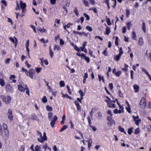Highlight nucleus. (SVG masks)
<instances>
[{
	"instance_id": "obj_60",
	"label": "nucleus",
	"mask_w": 151,
	"mask_h": 151,
	"mask_svg": "<svg viewBox=\"0 0 151 151\" xmlns=\"http://www.w3.org/2000/svg\"><path fill=\"white\" fill-rule=\"evenodd\" d=\"M119 96L120 97H123V93H122L121 90H119Z\"/></svg>"
},
{
	"instance_id": "obj_12",
	"label": "nucleus",
	"mask_w": 151,
	"mask_h": 151,
	"mask_svg": "<svg viewBox=\"0 0 151 151\" xmlns=\"http://www.w3.org/2000/svg\"><path fill=\"white\" fill-rule=\"evenodd\" d=\"M14 37L15 39V41L14 40V39L13 38L11 37H9V39H10V40L12 42H13V43L15 44V46L16 47V46L17 45V43L18 40H17V39L15 37Z\"/></svg>"
},
{
	"instance_id": "obj_62",
	"label": "nucleus",
	"mask_w": 151,
	"mask_h": 151,
	"mask_svg": "<svg viewBox=\"0 0 151 151\" xmlns=\"http://www.w3.org/2000/svg\"><path fill=\"white\" fill-rule=\"evenodd\" d=\"M48 147L47 144L46 143L44 145L42 146V148L44 149V150H46L48 148Z\"/></svg>"
},
{
	"instance_id": "obj_52",
	"label": "nucleus",
	"mask_w": 151,
	"mask_h": 151,
	"mask_svg": "<svg viewBox=\"0 0 151 151\" xmlns=\"http://www.w3.org/2000/svg\"><path fill=\"white\" fill-rule=\"evenodd\" d=\"M84 58L87 63H88L90 62V59L88 57L86 56Z\"/></svg>"
},
{
	"instance_id": "obj_4",
	"label": "nucleus",
	"mask_w": 151,
	"mask_h": 151,
	"mask_svg": "<svg viewBox=\"0 0 151 151\" xmlns=\"http://www.w3.org/2000/svg\"><path fill=\"white\" fill-rule=\"evenodd\" d=\"M140 105L141 108H145L146 106V101L145 97L141 98L140 102Z\"/></svg>"
},
{
	"instance_id": "obj_40",
	"label": "nucleus",
	"mask_w": 151,
	"mask_h": 151,
	"mask_svg": "<svg viewBox=\"0 0 151 151\" xmlns=\"http://www.w3.org/2000/svg\"><path fill=\"white\" fill-rule=\"evenodd\" d=\"M46 109L48 111H51L52 110V107L49 106L48 105H46Z\"/></svg>"
},
{
	"instance_id": "obj_7",
	"label": "nucleus",
	"mask_w": 151,
	"mask_h": 151,
	"mask_svg": "<svg viewBox=\"0 0 151 151\" xmlns=\"http://www.w3.org/2000/svg\"><path fill=\"white\" fill-rule=\"evenodd\" d=\"M6 90L8 92L12 93L13 92V87L10 84H8L6 86Z\"/></svg>"
},
{
	"instance_id": "obj_38",
	"label": "nucleus",
	"mask_w": 151,
	"mask_h": 151,
	"mask_svg": "<svg viewBox=\"0 0 151 151\" xmlns=\"http://www.w3.org/2000/svg\"><path fill=\"white\" fill-rule=\"evenodd\" d=\"M132 24L131 23V22H129L127 23L126 25L128 29L130 30L131 29V26H132Z\"/></svg>"
},
{
	"instance_id": "obj_30",
	"label": "nucleus",
	"mask_w": 151,
	"mask_h": 151,
	"mask_svg": "<svg viewBox=\"0 0 151 151\" xmlns=\"http://www.w3.org/2000/svg\"><path fill=\"white\" fill-rule=\"evenodd\" d=\"M98 78L99 79V82H101V80H102L103 82L104 83H105V82L104 80V78L103 76H101L99 74L98 75Z\"/></svg>"
},
{
	"instance_id": "obj_1",
	"label": "nucleus",
	"mask_w": 151,
	"mask_h": 151,
	"mask_svg": "<svg viewBox=\"0 0 151 151\" xmlns=\"http://www.w3.org/2000/svg\"><path fill=\"white\" fill-rule=\"evenodd\" d=\"M3 129L1 125L0 124V135L4 139L6 140L9 137V131L7 126L6 124L3 123Z\"/></svg>"
},
{
	"instance_id": "obj_31",
	"label": "nucleus",
	"mask_w": 151,
	"mask_h": 151,
	"mask_svg": "<svg viewBox=\"0 0 151 151\" xmlns=\"http://www.w3.org/2000/svg\"><path fill=\"white\" fill-rule=\"evenodd\" d=\"M83 15L84 17L86 18V20H89L90 19V17L86 13H84Z\"/></svg>"
},
{
	"instance_id": "obj_23",
	"label": "nucleus",
	"mask_w": 151,
	"mask_h": 151,
	"mask_svg": "<svg viewBox=\"0 0 151 151\" xmlns=\"http://www.w3.org/2000/svg\"><path fill=\"white\" fill-rule=\"evenodd\" d=\"M142 29L144 33L146 32V28L145 23L144 22H143L142 23Z\"/></svg>"
},
{
	"instance_id": "obj_35",
	"label": "nucleus",
	"mask_w": 151,
	"mask_h": 151,
	"mask_svg": "<svg viewBox=\"0 0 151 151\" xmlns=\"http://www.w3.org/2000/svg\"><path fill=\"white\" fill-rule=\"evenodd\" d=\"M68 127V126L67 125H64L63 127L61 129L60 132H62L63 131L66 129Z\"/></svg>"
},
{
	"instance_id": "obj_20",
	"label": "nucleus",
	"mask_w": 151,
	"mask_h": 151,
	"mask_svg": "<svg viewBox=\"0 0 151 151\" xmlns=\"http://www.w3.org/2000/svg\"><path fill=\"white\" fill-rule=\"evenodd\" d=\"M119 130L121 132H124L125 134H126V132L124 131V129L122 127H121L119 126L118 127Z\"/></svg>"
},
{
	"instance_id": "obj_32",
	"label": "nucleus",
	"mask_w": 151,
	"mask_h": 151,
	"mask_svg": "<svg viewBox=\"0 0 151 151\" xmlns=\"http://www.w3.org/2000/svg\"><path fill=\"white\" fill-rule=\"evenodd\" d=\"M106 34L108 35L110 33L111 30L109 27H107L106 29Z\"/></svg>"
},
{
	"instance_id": "obj_54",
	"label": "nucleus",
	"mask_w": 151,
	"mask_h": 151,
	"mask_svg": "<svg viewBox=\"0 0 151 151\" xmlns=\"http://www.w3.org/2000/svg\"><path fill=\"white\" fill-rule=\"evenodd\" d=\"M50 55L51 58H52L53 56L54 53L52 50L50 48Z\"/></svg>"
},
{
	"instance_id": "obj_43",
	"label": "nucleus",
	"mask_w": 151,
	"mask_h": 151,
	"mask_svg": "<svg viewBox=\"0 0 151 151\" xmlns=\"http://www.w3.org/2000/svg\"><path fill=\"white\" fill-rule=\"evenodd\" d=\"M60 85L61 87H64L65 85V83L64 81H61L60 82Z\"/></svg>"
},
{
	"instance_id": "obj_51",
	"label": "nucleus",
	"mask_w": 151,
	"mask_h": 151,
	"mask_svg": "<svg viewBox=\"0 0 151 151\" xmlns=\"http://www.w3.org/2000/svg\"><path fill=\"white\" fill-rule=\"evenodd\" d=\"M42 68H35V71H36L37 73H39L40 72L41 70H42Z\"/></svg>"
},
{
	"instance_id": "obj_9",
	"label": "nucleus",
	"mask_w": 151,
	"mask_h": 151,
	"mask_svg": "<svg viewBox=\"0 0 151 151\" xmlns=\"http://www.w3.org/2000/svg\"><path fill=\"white\" fill-rule=\"evenodd\" d=\"M12 110L11 109H9L8 110L7 112V115L8 118L11 121H12L13 119V116L12 114Z\"/></svg>"
},
{
	"instance_id": "obj_3",
	"label": "nucleus",
	"mask_w": 151,
	"mask_h": 151,
	"mask_svg": "<svg viewBox=\"0 0 151 151\" xmlns=\"http://www.w3.org/2000/svg\"><path fill=\"white\" fill-rule=\"evenodd\" d=\"M20 7L22 9V14L20 15V16L21 17H22L24 15V14L23 13L25 12L26 11V5L25 3H23L22 1H20Z\"/></svg>"
},
{
	"instance_id": "obj_34",
	"label": "nucleus",
	"mask_w": 151,
	"mask_h": 151,
	"mask_svg": "<svg viewBox=\"0 0 151 151\" xmlns=\"http://www.w3.org/2000/svg\"><path fill=\"white\" fill-rule=\"evenodd\" d=\"M42 101L43 103H46L47 101V100L46 96H44L42 98Z\"/></svg>"
},
{
	"instance_id": "obj_48",
	"label": "nucleus",
	"mask_w": 151,
	"mask_h": 151,
	"mask_svg": "<svg viewBox=\"0 0 151 151\" xmlns=\"http://www.w3.org/2000/svg\"><path fill=\"white\" fill-rule=\"evenodd\" d=\"M109 89L111 90H112L114 88V86H113V84L112 83H109Z\"/></svg>"
},
{
	"instance_id": "obj_14",
	"label": "nucleus",
	"mask_w": 151,
	"mask_h": 151,
	"mask_svg": "<svg viewBox=\"0 0 151 151\" xmlns=\"http://www.w3.org/2000/svg\"><path fill=\"white\" fill-rule=\"evenodd\" d=\"M86 141L88 142V147L89 149H90L91 146L92 140L91 138H89Z\"/></svg>"
},
{
	"instance_id": "obj_16",
	"label": "nucleus",
	"mask_w": 151,
	"mask_h": 151,
	"mask_svg": "<svg viewBox=\"0 0 151 151\" xmlns=\"http://www.w3.org/2000/svg\"><path fill=\"white\" fill-rule=\"evenodd\" d=\"M134 90L135 93H137L139 91V86L136 84H135L133 86Z\"/></svg>"
},
{
	"instance_id": "obj_18",
	"label": "nucleus",
	"mask_w": 151,
	"mask_h": 151,
	"mask_svg": "<svg viewBox=\"0 0 151 151\" xmlns=\"http://www.w3.org/2000/svg\"><path fill=\"white\" fill-rule=\"evenodd\" d=\"M138 43L139 45L141 46H142L143 45L144 42L143 41V39L142 37H140L139 38Z\"/></svg>"
},
{
	"instance_id": "obj_37",
	"label": "nucleus",
	"mask_w": 151,
	"mask_h": 151,
	"mask_svg": "<svg viewBox=\"0 0 151 151\" xmlns=\"http://www.w3.org/2000/svg\"><path fill=\"white\" fill-rule=\"evenodd\" d=\"M83 3L86 7H88L89 6V4L88 1L86 0H83Z\"/></svg>"
},
{
	"instance_id": "obj_61",
	"label": "nucleus",
	"mask_w": 151,
	"mask_h": 151,
	"mask_svg": "<svg viewBox=\"0 0 151 151\" xmlns=\"http://www.w3.org/2000/svg\"><path fill=\"white\" fill-rule=\"evenodd\" d=\"M66 67L69 70L71 71V73H73L75 72V70L74 68H72V69H71L67 65H66Z\"/></svg>"
},
{
	"instance_id": "obj_63",
	"label": "nucleus",
	"mask_w": 151,
	"mask_h": 151,
	"mask_svg": "<svg viewBox=\"0 0 151 151\" xmlns=\"http://www.w3.org/2000/svg\"><path fill=\"white\" fill-rule=\"evenodd\" d=\"M55 124V122L53 121L52 120V121L51 122L50 124V125L52 127H54V126Z\"/></svg>"
},
{
	"instance_id": "obj_59",
	"label": "nucleus",
	"mask_w": 151,
	"mask_h": 151,
	"mask_svg": "<svg viewBox=\"0 0 151 151\" xmlns=\"http://www.w3.org/2000/svg\"><path fill=\"white\" fill-rule=\"evenodd\" d=\"M80 20L81 21V24H82L84 20V18L83 17H80V19L77 22L79 23Z\"/></svg>"
},
{
	"instance_id": "obj_45",
	"label": "nucleus",
	"mask_w": 151,
	"mask_h": 151,
	"mask_svg": "<svg viewBox=\"0 0 151 151\" xmlns=\"http://www.w3.org/2000/svg\"><path fill=\"white\" fill-rule=\"evenodd\" d=\"M73 12L76 16H77L78 15L79 13L76 7H75L73 10Z\"/></svg>"
},
{
	"instance_id": "obj_44",
	"label": "nucleus",
	"mask_w": 151,
	"mask_h": 151,
	"mask_svg": "<svg viewBox=\"0 0 151 151\" xmlns=\"http://www.w3.org/2000/svg\"><path fill=\"white\" fill-rule=\"evenodd\" d=\"M61 49L60 47L59 46H58L57 45H55L54 48V50H55V49H56L58 51L60 50Z\"/></svg>"
},
{
	"instance_id": "obj_57",
	"label": "nucleus",
	"mask_w": 151,
	"mask_h": 151,
	"mask_svg": "<svg viewBox=\"0 0 151 151\" xmlns=\"http://www.w3.org/2000/svg\"><path fill=\"white\" fill-rule=\"evenodd\" d=\"M134 75V72L132 70H130V76L132 80H133V76Z\"/></svg>"
},
{
	"instance_id": "obj_11",
	"label": "nucleus",
	"mask_w": 151,
	"mask_h": 151,
	"mask_svg": "<svg viewBox=\"0 0 151 151\" xmlns=\"http://www.w3.org/2000/svg\"><path fill=\"white\" fill-rule=\"evenodd\" d=\"M40 59L41 60V65L42 66H43V64L44 63L46 65L48 64L49 63L47 59H45L43 61V58H40Z\"/></svg>"
},
{
	"instance_id": "obj_24",
	"label": "nucleus",
	"mask_w": 151,
	"mask_h": 151,
	"mask_svg": "<svg viewBox=\"0 0 151 151\" xmlns=\"http://www.w3.org/2000/svg\"><path fill=\"white\" fill-rule=\"evenodd\" d=\"M122 55H119V54H117L116 56L114 58V60H116V61H117L119 60L120 59Z\"/></svg>"
},
{
	"instance_id": "obj_10",
	"label": "nucleus",
	"mask_w": 151,
	"mask_h": 151,
	"mask_svg": "<svg viewBox=\"0 0 151 151\" xmlns=\"http://www.w3.org/2000/svg\"><path fill=\"white\" fill-rule=\"evenodd\" d=\"M105 101L107 103V106L109 108H115V104H114L111 103L109 101L107 100H106Z\"/></svg>"
},
{
	"instance_id": "obj_41",
	"label": "nucleus",
	"mask_w": 151,
	"mask_h": 151,
	"mask_svg": "<svg viewBox=\"0 0 151 151\" xmlns=\"http://www.w3.org/2000/svg\"><path fill=\"white\" fill-rule=\"evenodd\" d=\"M122 72L120 71H118L115 72V75L117 77H119L121 75Z\"/></svg>"
},
{
	"instance_id": "obj_22",
	"label": "nucleus",
	"mask_w": 151,
	"mask_h": 151,
	"mask_svg": "<svg viewBox=\"0 0 151 151\" xmlns=\"http://www.w3.org/2000/svg\"><path fill=\"white\" fill-rule=\"evenodd\" d=\"M5 83L3 78H0V85L2 87L4 86L5 85Z\"/></svg>"
},
{
	"instance_id": "obj_55",
	"label": "nucleus",
	"mask_w": 151,
	"mask_h": 151,
	"mask_svg": "<svg viewBox=\"0 0 151 151\" xmlns=\"http://www.w3.org/2000/svg\"><path fill=\"white\" fill-rule=\"evenodd\" d=\"M102 53L105 56H107L108 55V53L107 52L106 48L104 50V51L103 52H102Z\"/></svg>"
},
{
	"instance_id": "obj_53",
	"label": "nucleus",
	"mask_w": 151,
	"mask_h": 151,
	"mask_svg": "<svg viewBox=\"0 0 151 151\" xmlns=\"http://www.w3.org/2000/svg\"><path fill=\"white\" fill-rule=\"evenodd\" d=\"M126 109L127 111L130 114L131 113V108L130 107V106H127V107H126Z\"/></svg>"
},
{
	"instance_id": "obj_29",
	"label": "nucleus",
	"mask_w": 151,
	"mask_h": 151,
	"mask_svg": "<svg viewBox=\"0 0 151 151\" xmlns=\"http://www.w3.org/2000/svg\"><path fill=\"white\" fill-rule=\"evenodd\" d=\"M38 31L42 33L46 32V30L43 27H42V28H39L38 29Z\"/></svg>"
},
{
	"instance_id": "obj_56",
	"label": "nucleus",
	"mask_w": 151,
	"mask_h": 151,
	"mask_svg": "<svg viewBox=\"0 0 151 151\" xmlns=\"http://www.w3.org/2000/svg\"><path fill=\"white\" fill-rule=\"evenodd\" d=\"M119 54L122 55L123 54V51L122 49V47H120L119 50Z\"/></svg>"
},
{
	"instance_id": "obj_19",
	"label": "nucleus",
	"mask_w": 151,
	"mask_h": 151,
	"mask_svg": "<svg viewBox=\"0 0 151 151\" xmlns=\"http://www.w3.org/2000/svg\"><path fill=\"white\" fill-rule=\"evenodd\" d=\"M131 38L132 39L134 40H137V36L135 32L134 31L132 32L131 35Z\"/></svg>"
},
{
	"instance_id": "obj_2",
	"label": "nucleus",
	"mask_w": 151,
	"mask_h": 151,
	"mask_svg": "<svg viewBox=\"0 0 151 151\" xmlns=\"http://www.w3.org/2000/svg\"><path fill=\"white\" fill-rule=\"evenodd\" d=\"M0 98L3 102L6 104H9L11 101V98L10 96L2 94L0 95Z\"/></svg>"
},
{
	"instance_id": "obj_47",
	"label": "nucleus",
	"mask_w": 151,
	"mask_h": 151,
	"mask_svg": "<svg viewBox=\"0 0 151 151\" xmlns=\"http://www.w3.org/2000/svg\"><path fill=\"white\" fill-rule=\"evenodd\" d=\"M65 115H63V116L62 118V120L60 122V124H61L63 125L64 124V121L65 120Z\"/></svg>"
},
{
	"instance_id": "obj_26",
	"label": "nucleus",
	"mask_w": 151,
	"mask_h": 151,
	"mask_svg": "<svg viewBox=\"0 0 151 151\" xmlns=\"http://www.w3.org/2000/svg\"><path fill=\"white\" fill-rule=\"evenodd\" d=\"M24 87H25V90H26V93L29 96V88L27 86V85H24Z\"/></svg>"
},
{
	"instance_id": "obj_5",
	"label": "nucleus",
	"mask_w": 151,
	"mask_h": 151,
	"mask_svg": "<svg viewBox=\"0 0 151 151\" xmlns=\"http://www.w3.org/2000/svg\"><path fill=\"white\" fill-rule=\"evenodd\" d=\"M47 139V137L46 136V133L44 132L43 133V136L42 137L37 139L38 141L41 143H42L44 141H45Z\"/></svg>"
},
{
	"instance_id": "obj_27",
	"label": "nucleus",
	"mask_w": 151,
	"mask_h": 151,
	"mask_svg": "<svg viewBox=\"0 0 151 151\" xmlns=\"http://www.w3.org/2000/svg\"><path fill=\"white\" fill-rule=\"evenodd\" d=\"M142 70L145 73L148 77L150 76V74L144 68H142Z\"/></svg>"
},
{
	"instance_id": "obj_6",
	"label": "nucleus",
	"mask_w": 151,
	"mask_h": 151,
	"mask_svg": "<svg viewBox=\"0 0 151 151\" xmlns=\"http://www.w3.org/2000/svg\"><path fill=\"white\" fill-rule=\"evenodd\" d=\"M35 70L33 68L30 69L28 72V76L31 78L33 79L35 74Z\"/></svg>"
},
{
	"instance_id": "obj_58",
	"label": "nucleus",
	"mask_w": 151,
	"mask_h": 151,
	"mask_svg": "<svg viewBox=\"0 0 151 151\" xmlns=\"http://www.w3.org/2000/svg\"><path fill=\"white\" fill-rule=\"evenodd\" d=\"M89 53L90 55H91L92 57H93L94 58H95V57L93 55V52L91 50V49H89Z\"/></svg>"
},
{
	"instance_id": "obj_17",
	"label": "nucleus",
	"mask_w": 151,
	"mask_h": 151,
	"mask_svg": "<svg viewBox=\"0 0 151 151\" xmlns=\"http://www.w3.org/2000/svg\"><path fill=\"white\" fill-rule=\"evenodd\" d=\"M16 77L14 75H11L9 77V79L10 80H12L13 82L15 83L16 82V80L15 79Z\"/></svg>"
},
{
	"instance_id": "obj_8",
	"label": "nucleus",
	"mask_w": 151,
	"mask_h": 151,
	"mask_svg": "<svg viewBox=\"0 0 151 151\" xmlns=\"http://www.w3.org/2000/svg\"><path fill=\"white\" fill-rule=\"evenodd\" d=\"M87 119L88 121V125L91 128L93 131H96L97 130V129L95 127L91 125V120L89 116H88L87 117Z\"/></svg>"
},
{
	"instance_id": "obj_39",
	"label": "nucleus",
	"mask_w": 151,
	"mask_h": 151,
	"mask_svg": "<svg viewBox=\"0 0 151 151\" xmlns=\"http://www.w3.org/2000/svg\"><path fill=\"white\" fill-rule=\"evenodd\" d=\"M22 72H24L27 76H28V72L27 70L24 69L23 67H22Z\"/></svg>"
},
{
	"instance_id": "obj_36",
	"label": "nucleus",
	"mask_w": 151,
	"mask_h": 151,
	"mask_svg": "<svg viewBox=\"0 0 151 151\" xmlns=\"http://www.w3.org/2000/svg\"><path fill=\"white\" fill-rule=\"evenodd\" d=\"M140 132V130L139 128H137L135 129L134 134H138Z\"/></svg>"
},
{
	"instance_id": "obj_28",
	"label": "nucleus",
	"mask_w": 151,
	"mask_h": 151,
	"mask_svg": "<svg viewBox=\"0 0 151 151\" xmlns=\"http://www.w3.org/2000/svg\"><path fill=\"white\" fill-rule=\"evenodd\" d=\"M130 14V11L128 9H126V17L127 18L129 17V15Z\"/></svg>"
},
{
	"instance_id": "obj_15",
	"label": "nucleus",
	"mask_w": 151,
	"mask_h": 151,
	"mask_svg": "<svg viewBox=\"0 0 151 151\" xmlns=\"http://www.w3.org/2000/svg\"><path fill=\"white\" fill-rule=\"evenodd\" d=\"M74 103L76 107L77 110L80 111L81 110V107L78 102L75 100L74 101Z\"/></svg>"
},
{
	"instance_id": "obj_13",
	"label": "nucleus",
	"mask_w": 151,
	"mask_h": 151,
	"mask_svg": "<svg viewBox=\"0 0 151 151\" xmlns=\"http://www.w3.org/2000/svg\"><path fill=\"white\" fill-rule=\"evenodd\" d=\"M18 89L21 92H24L25 89V87L24 88L20 84H19L17 86Z\"/></svg>"
},
{
	"instance_id": "obj_21",
	"label": "nucleus",
	"mask_w": 151,
	"mask_h": 151,
	"mask_svg": "<svg viewBox=\"0 0 151 151\" xmlns=\"http://www.w3.org/2000/svg\"><path fill=\"white\" fill-rule=\"evenodd\" d=\"M31 119L32 120H37V117L36 114H32L31 115Z\"/></svg>"
},
{
	"instance_id": "obj_50",
	"label": "nucleus",
	"mask_w": 151,
	"mask_h": 151,
	"mask_svg": "<svg viewBox=\"0 0 151 151\" xmlns=\"http://www.w3.org/2000/svg\"><path fill=\"white\" fill-rule=\"evenodd\" d=\"M119 38L117 36L116 37V39L115 41V45L117 46L119 45V43L118 42Z\"/></svg>"
},
{
	"instance_id": "obj_64",
	"label": "nucleus",
	"mask_w": 151,
	"mask_h": 151,
	"mask_svg": "<svg viewBox=\"0 0 151 151\" xmlns=\"http://www.w3.org/2000/svg\"><path fill=\"white\" fill-rule=\"evenodd\" d=\"M74 48L75 50L77 51L78 52H79L80 51V49L76 45H75L74 47Z\"/></svg>"
},
{
	"instance_id": "obj_42",
	"label": "nucleus",
	"mask_w": 151,
	"mask_h": 151,
	"mask_svg": "<svg viewBox=\"0 0 151 151\" xmlns=\"http://www.w3.org/2000/svg\"><path fill=\"white\" fill-rule=\"evenodd\" d=\"M86 28L87 30L90 32H91L93 30L92 28L88 25L86 26Z\"/></svg>"
},
{
	"instance_id": "obj_33",
	"label": "nucleus",
	"mask_w": 151,
	"mask_h": 151,
	"mask_svg": "<svg viewBox=\"0 0 151 151\" xmlns=\"http://www.w3.org/2000/svg\"><path fill=\"white\" fill-rule=\"evenodd\" d=\"M133 128L132 127H131L128 129L127 132L130 135L132 133V130H133Z\"/></svg>"
},
{
	"instance_id": "obj_46",
	"label": "nucleus",
	"mask_w": 151,
	"mask_h": 151,
	"mask_svg": "<svg viewBox=\"0 0 151 151\" xmlns=\"http://www.w3.org/2000/svg\"><path fill=\"white\" fill-rule=\"evenodd\" d=\"M76 55L79 56H81L82 57H84V58L86 56L83 53H82L81 54L78 53H76Z\"/></svg>"
},
{
	"instance_id": "obj_49",
	"label": "nucleus",
	"mask_w": 151,
	"mask_h": 151,
	"mask_svg": "<svg viewBox=\"0 0 151 151\" xmlns=\"http://www.w3.org/2000/svg\"><path fill=\"white\" fill-rule=\"evenodd\" d=\"M69 123L70 124V128L71 129H74V124L73 122L71 120H70L69 121Z\"/></svg>"
},
{
	"instance_id": "obj_25",
	"label": "nucleus",
	"mask_w": 151,
	"mask_h": 151,
	"mask_svg": "<svg viewBox=\"0 0 151 151\" xmlns=\"http://www.w3.org/2000/svg\"><path fill=\"white\" fill-rule=\"evenodd\" d=\"M34 151H39L41 149V147L39 145H37L35 147Z\"/></svg>"
}]
</instances>
